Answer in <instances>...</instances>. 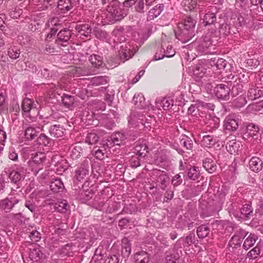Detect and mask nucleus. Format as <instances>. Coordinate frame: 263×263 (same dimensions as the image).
Returning a JSON list of instances; mask_svg holds the SVG:
<instances>
[{"label":"nucleus","mask_w":263,"mask_h":263,"mask_svg":"<svg viewBox=\"0 0 263 263\" xmlns=\"http://www.w3.org/2000/svg\"><path fill=\"white\" fill-rule=\"evenodd\" d=\"M63 21L58 17H53L50 18L47 23L49 27H55L59 29L62 27Z\"/></svg>","instance_id":"nucleus-48"},{"label":"nucleus","mask_w":263,"mask_h":263,"mask_svg":"<svg viewBox=\"0 0 263 263\" xmlns=\"http://www.w3.org/2000/svg\"><path fill=\"white\" fill-rule=\"evenodd\" d=\"M188 177L190 179L195 180L200 176V173L198 167L194 166L190 168L188 171Z\"/></svg>","instance_id":"nucleus-50"},{"label":"nucleus","mask_w":263,"mask_h":263,"mask_svg":"<svg viewBox=\"0 0 263 263\" xmlns=\"http://www.w3.org/2000/svg\"><path fill=\"white\" fill-rule=\"evenodd\" d=\"M139 118H145V116L140 112L133 110L128 118V123L132 126H140Z\"/></svg>","instance_id":"nucleus-16"},{"label":"nucleus","mask_w":263,"mask_h":263,"mask_svg":"<svg viewBox=\"0 0 263 263\" xmlns=\"http://www.w3.org/2000/svg\"><path fill=\"white\" fill-rule=\"evenodd\" d=\"M247 132L250 137L263 144V133H261V130L258 125L253 123L249 124L247 127Z\"/></svg>","instance_id":"nucleus-9"},{"label":"nucleus","mask_w":263,"mask_h":263,"mask_svg":"<svg viewBox=\"0 0 263 263\" xmlns=\"http://www.w3.org/2000/svg\"><path fill=\"white\" fill-rule=\"evenodd\" d=\"M26 169L22 165L15 164L9 173V178L11 182L18 185L25 178Z\"/></svg>","instance_id":"nucleus-4"},{"label":"nucleus","mask_w":263,"mask_h":263,"mask_svg":"<svg viewBox=\"0 0 263 263\" xmlns=\"http://www.w3.org/2000/svg\"><path fill=\"white\" fill-rule=\"evenodd\" d=\"M92 153L97 159L99 160L103 159L104 153L102 149H100V148L97 149V148L95 147L92 150Z\"/></svg>","instance_id":"nucleus-64"},{"label":"nucleus","mask_w":263,"mask_h":263,"mask_svg":"<svg viewBox=\"0 0 263 263\" xmlns=\"http://www.w3.org/2000/svg\"><path fill=\"white\" fill-rule=\"evenodd\" d=\"M19 201L20 200L16 197L10 195L9 197L0 200V209L6 213H9Z\"/></svg>","instance_id":"nucleus-8"},{"label":"nucleus","mask_w":263,"mask_h":263,"mask_svg":"<svg viewBox=\"0 0 263 263\" xmlns=\"http://www.w3.org/2000/svg\"><path fill=\"white\" fill-rule=\"evenodd\" d=\"M89 60L91 64L96 67H99L102 65V58L97 54H92L89 57Z\"/></svg>","instance_id":"nucleus-46"},{"label":"nucleus","mask_w":263,"mask_h":263,"mask_svg":"<svg viewBox=\"0 0 263 263\" xmlns=\"http://www.w3.org/2000/svg\"><path fill=\"white\" fill-rule=\"evenodd\" d=\"M201 144L202 146L205 147H211L216 142V138L212 135H204L202 137Z\"/></svg>","instance_id":"nucleus-32"},{"label":"nucleus","mask_w":263,"mask_h":263,"mask_svg":"<svg viewBox=\"0 0 263 263\" xmlns=\"http://www.w3.org/2000/svg\"><path fill=\"white\" fill-rule=\"evenodd\" d=\"M196 108L198 110H203L204 111L212 110L213 111L215 108V105L212 103H208L201 100L196 101Z\"/></svg>","instance_id":"nucleus-28"},{"label":"nucleus","mask_w":263,"mask_h":263,"mask_svg":"<svg viewBox=\"0 0 263 263\" xmlns=\"http://www.w3.org/2000/svg\"><path fill=\"white\" fill-rule=\"evenodd\" d=\"M141 126H143L147 130H149L151 128L152 118H139Z\"/></svg>","instance_id":"nucleus-58"},{"label":"nucleus","mask_w":263,"mask_h":263,"mask_svg":"<svg viewBox=\"0 0 263 263\" xmlns=\"http://www.w3.org/2000/svg\"><path fill=\"white\" fill-rule=\"evenodd\" d=\"M196 48L199 53L202 54L215 53V42L212 33H208L196 42Z\"/></svg>","instance_id":"nucleus-2"},{"label":"nucleus","mask_w":263,"mask_h":263,"mask_svg":"<svg viewBox=\"0 0 263 263\" xmlns=\"http://www.w3.org/2000/svg\"><path fill=\"white\" fill-rule=\"evenodd\" d=\"M204 60L202 62L201 64H199L198 66L196 67V69L194 70V73L195 75H197L198 77L202 78L206 72V69L204 68V65H206L210 68L209 65H206L205 63V61Z\"/></svg>","instance_id":"nucleus-45"},{"label":"nucleus","mask_w":263,"mask_h":263,"mask_svg":"<svg viewBox=\"0 0 263 263\" xmlns=\"http://www.w3.org/2000/svg\"><path fill=\"white\" fill-rule=\"evenodd\" d=\"M148 152V147L145 143L138 142L134 147V153L140 157H144Z\"/></svg>","instance_id":"nucleus-21"},{"label":"nucleus","mask_w":263,"mask_h":263,"mask_svg":"<svg viewBox=\"0 0 263 263\" xmlns=\"http://www.w3.org/2000/svg\"><path fill=\"white\" fill-rule=\"evenodd\" d=\"M219 32L224 35H228L232 32L235 33V31L232 30L230 25L227 23L221 25L219 28Z\"/></svg>","instance_id":"nucleus-53"},{"label":"nucleus","mask_w":263,"mask_h":263,"mask_svg":"<svg viewBox=\"0 0 263 263\" xmlns=\"http://www.w3.org/2000/svg\"><path fill=\"white\" fill-rule=\"evenodd\" d=\"M65 132V128L60 125H53L49 128V132L50 135L55 138L62 137Z\"/></svg>","instance_id":"nucleus-23"},{"label":"nucleus","mask_w":263,"mask_h":263,"mask_svg":"<svg viewBox=\"0 0 263 263\" xmlns=\"http://www.w3.org/2000/svg\"><path fill=\"white\" fill-rule=\"evenodd\" d=\"M145 99L141 93L135 95L133 99L134 103L137 106V107L142 108L143 107V103Z\"/></svg>","instance_id":"nucleus-51"},{"label":"nucleus","mask_w":263,"mask_h":263,"mask_svg":"<svg viewBox=\"0 0 263 263\" xmlns=\"http://www.w3.org/2000/svg\"><path fill=\"white\" fill-rule=\"evenodd\" d=\"M50 187L53 192L58 193L64 189V184L60 179H55L50 183Z\"/></svg>","instance_id":"nucleus-40"},{"label":"nucleus","mask_w":263,"mask_h":263,"mask_svg":"<svg viewBox=\"0 0 263 263\" xmlns=\"http://www.w3.org/2000/svg\"><path fill=\"white\" fill-rule=\"evenodd\" d=\"M99 140V136L95 133H89L87 135L86 142L89 145L96 144Z\"/></svg>","instance_id":"nucleus-54"},{"label":"nucleus","mask_w":263,"mask_h":263,"mask_svg":"<svg viewBox=\"0 0 263 263\" xmlns=\"http://www.w3.org/2000/svg\"><path fill=\"white\" fill-rule=\"evenodd\" d=\"M260 253V249L258 246H256L252 249L248 253V256L251 258H256Z\"/></svg>","instance_id":"nucleus-62"},{"label":"nucleus","mask_w":263,"mask_h":263,"mask_svg":"<svg viewBox=\"0 0 263 263\" xmlns=\"http://www.w3.org/2000/svg\"><path fill=\"white\" fill-rule=\"evenodd\" d=\"M235 106L237 107H242L247 103L246 99L242 96H240L237 99L234 100Z\"/></svg>","instance_id":"nucleus-63"},{"label":"nucleus","mask_w":263,"mask_h":263,"mask_svg":"<svg viewBox=\"0 0 263 263\" xmlns=\"http://www.w3.org/2000/svg\"><path fill=\"white\" fill-rule=\"evenodd\" d=\"M178 144L186 149L191 150L193 147V142L191 138L185 135H182L179 138Z\"/></svg>","instance_id":"nucleus-26"},{"label":"nucleus","mask_w":263,"mask_h":263,"mask_svg":"<svg viewBox=\"0 0 263 263\" xmlns=\"http://www.w3.org/2000/svg\"><path fill=\"white\" fill-rule=\"evenodd\" d=\"M37 142L40 145L46 146L51 145L52 141L45 134H41L37 139Z\"/></svg>","instance_id":"nucleus-43"},{"label":"nucleus","mask_w":263,"mask_h":263,"mask_svg":"<svg viewBox=\"0 0 263 263\" xmlns=\"http://www.w3.org/2000/svg\"><path fill=\"white\" fill-rule=\"evenodd\" d=\"M239 126V119L236 115L231 114L228 116L223 122L224 129L229 132H235Z\"/></svg>","instance_id":"nucleus-7"},{"label":"nucleus","mask_w":263,"mask_h":263,"mask_svg":"<svg viewBox=\"0 0 263 263\" xmlns=\"http://www.w3.org/2000/svg\"><path fill=\"white\" fill-rule=\"evenodd\" d=\"M203 166L209 173H213L216 170L217 166L211 158H206L203 161Z\"/></svg>","instance_id":"nucleus-33"},{"label":"nucleus","mask_w":263,"mask_h":263,"mask_svg":"<svg viewBox=\"0 0 263 263\" xmlns=\"http://www.w3.org/2000/svg\"><path fill=\"white\" fill-rule=\"evenodd\" d=\"M68 205L66 200H62L58 204H55V209L60 213H65L68 210Z\"/></svg>","instance_id":"nucleus-55"},{"label":"nucleus","mask_w":263,"mask_h":263,"mask_svg":"<svg viewBox=\"0 0 263 263\" xmlns=\"http://www.w3.org/2000/svg\"><path fill=\"white\" fill-rule=\"evenodd\" d=\"M88 167L85 165H82L76 170L75 177L79 181H81L88 175Z\"/></svg>","instance_id":"nucleus-27"},{"label":"nucleus","mask_w":263,"mask_h":263,"mask_svg":"<svg viewBox=\"0 0 263 263\" xmlns=\"http://www.w3.org/2000/svg\"><path fill=\"white\" fill-rule=\"evenodd\" d=\"M135 260L136 263H148L149 256L148 254L144 251L137 252L135 255Z\"/></svg>","instance_id":"nucleus-35"},{"label":"nucleus","mask_w":263,"mask_h":263,"mask_svg":"<svg viewBox=\"0 0 263 263\" xmlns=\"http://www.w3.org/2000/svg\"><path fill=\"white\" fill-rule=\"evenodd\" d=\"M179 245L183 247H188L195 242V235L193 233H190L186 237L179 238L177 241Z\"/></svg>","instance_id":"nucleus-20"},{"label":"nucleus","mask_w":263,"mask_h":263,"mask_svg":"<svg viewBox=\"0 0 263 263\" xmlns=\"http://www.w3.org/2000/svg\"><path fill=\"white\" fill-rule=\"evenodd\" d=\"M130 53V49L127 48L126 44H125V46L123 45H121L120 46V50L119 51V54L120 55L121 58L122 57L125 58V60H127L131 58V56L129 55Z\"/></svg>","instance_id":"nucleus-52"},{"label":"nucleus","mask_w":263,"mask_h":263,"mask_svg":"<svg viewBox=\"0 0 263 263\" xmlns=\"http://www.w3.org/2000/svg\"><path fill=\"white\" fill-rule=\"evenodd\" d=\"M75 29L81 35L88 36L91 33V28L87 24L78 25L75 27Z\"/></svg>","instance_id":"nucleus-30"},{"label":"nucleus","mask_w":263,"mask_h":263,"mask_svg":"<svg viewBox=\"0 0 263 263\" xmlns=\"http://www.w3.org/2000/svg\"><path fill=\"white\" fill-rule=\"evenodd\" d=\"M263 96V89H258V87H251L247 93V98L249 100L253 101Z\"/></svg>","instance_id":"nucleus-22"},{"label":"nucleus","mask_w":263,"mask_h":263,"mask_svg":"<svg viewBox=\"0 0 263 263\" xmlns=\"http://www.w3.org/2000/svg\"><path fill=\"white\" fill-rule=\"evenodd\" d=\"M108 78L106 76L95 77L91 79V82L93 85L99 86L104 85L108 82Z\"/></svg>","instance_id":"nucleus-47"},{"label":"nucleus","mask_w":263,"mask_h":263,"mask_svg":"<svg viewBox=\"0 0 263 263\" xmlns=\"http://www.w3.org/2000/svg\"><path fill=\"white\" fill-rule=\"evenodd\" d=\"M126 138L125 135L121 133H116L109 137L106 141L105 144L108 147H110L115 145H120Z\"/></svg>","instance_id":"nucleus-12"},{"label":"nucleus","mask_w":263,"mask_h":263,"mask_svg":"<svg viewBox=\"0 0 263 263\" xmlns=\"http://www.w3.org/2000/svg\"><path fill=\"white\" fill-rule=\"evenodd\" d=\"M72 35V30L70 28H65L59 31L57 35V40L56 43L58 44H60V42H67Z\"/></svg>","instance_id":"nucleus-17"},{"label":"nucleus","mask_w":263,"mask_h":263,"mask_svg":"<svg viewBox=\"0 0 263 263\" xmlns=\"http://www.w3.org/2000/svg\"><path fill=\"white\" fill-rule=\"evenodd\" d=\"M196 21L190 16H186L183 22L179 23L175 30L176 37L182 43L189 42L195 35Z\"/></svg>","instance_id":"nucleus-1"},{"label":"nucleus","mask_w":263,"mask_h":263,"mask_svg":"<svg viewBox=\"0 0 263 263\" xmlns=\"http://www.w3.org/2000/svg\"><path fill=\"white\" fill-rule=\"evenodd\" d=\"M232 20L233 23L235 26V28L238 29L239 27H242L243 26L247 20L245 19L240 14L236 16L235 17H233L231 18Z\"/></svg>","instance_id":"nucleus-49"},{"label":"nucleus","mask_w":263,"mask_h":263,"mask_svg":"<svg viewBox=\"0 0 263 263\" xmlns=\"http://www.w3.org/2000/svg\"><path fill=\"white\" fill-rule=\"evenodd\" d=\"M157 186L164 190L169 182L168 176L163 172L160 171L157 172Z\"/></svg>","instance_id":"nucleus-18"},{"label":"nucleus","mask_w":263,"mask_h":263,"mask_svg":"<svg viewBox=\"0 0 263 263\" xmlns=\"http://www.w3.org/2000/svg\"><path fill=\"white\" fill-rule=\"evenodd\" d=\"M33 2L40 10L47 9L49 6L52 4V0H33Z\"/></svg>","instance_id":"nucleus-44"},{"label":"nucleus","mask_w":263,"mask_h":263,"mask_svg":"<svg viewBox=\"0 0 263 263\" xmlns=\"http://www.w3.org/2000/svg\"><path fill=\"white\" fill-rule=\"evenodd\" d=\"M20 48L16 46H12L8 49V55L12 60L17 59L20 57Z\"/></svg>","instance_id":"nucleus-37"},{"label":"nucleus","mask_w":263,"mask_h":263,"mask_svg":"<svg viewBox=\"0 0 263 263\" xmlns=\"http://www.w3.org/2000/svg\"><path fill=\"white\" fill-rule=\"evenodd\" d=\"M62 98V103L66 108H70L72 106L74 102L73 96L64 94Z\"/></svg>","instance_id":"nucleus-42"},{"label":"nucleus","mask_w":263,"mask_h":263,"mask_svg":"<svg viewBox=\"0 0 263 263\" xmlns=\"http://www.w3.org/2000/svg\"><path fill=\"white\" fill-rule=\"evenodd\" d=\"M156 107L159 110H169L174 105V100L170 98H158L156 99Z\"/></svg>","instance_id":"nucleus-13"},{"label":"nucleus","mask_w":263,"mask_h":263,"mask_svg":"<svg viewBox=\"0 0 263 263\" xmlns=\"http://www.w3.org/2000/svg\"><path fill=\"white\" fill-rule=\"evenodd\" d=\"M131 253V245L127 238L122 240L121 254L123 257L127 258Z\"/></svg>","instance_id":"nucleus-29"},{"label":"nucleus","mask_w":263,"mask_h":263,"mask_svg":"<svg viewBox=\"0 0 263 263\" xmlns=\"http://www.w3.org/2000/svg\"><path fill=\"white\" fill-rule=\"evenodd\" d=\"M112 33L114 35L118 37L117 40L118 42L121 43L122 42H124L125 41V37L124 36H122V34L123 33V28L120 27L119 29H116L114 30Z\"/></svg>","instance_id":"nucleus-56"},{"label":"nucleus","mask_w":263,"mask_h":263,"mask_svg":"<svg viewBox=\"0 0 263 263\" xmlns=\"http://www.w3.org/2000/svg\"><path fill=\"white\" fill-rule=\"evenodd\" d=\"M94 195L93 189L91 187L87 190H84L81 194V199L83 202L86 203L93 197Z\"/></svg>","instance_id":"nucleus-38"},{"label":"nucleus","mask_w":263,"mask_h":263,"mask_svg":"<svg viewBox=\"0 0 263 263\" xmlns=\"http://www.w3.org/2000/svg\"><path fill=\"white\" fill-rule=\"evenodd\" d=\"M210 230L206 224H201L199 226L196 231L198 237L200 239H203L207 237L210 234Z\"/></svg>","instance_id":"nucleus-34"},{"label":"nucleus","mask_w":263,"mask_h":263,"mask_svg":"<svg viewBox=\"0 0 263 263\" xmlns=\"http://www.w3.org/2000/svg\"><path fill=\"white\" fill-rule=\"evenodd\" d=\"M249 168L255 173H258L262 170L263 162L257 157H253L249 162Z\"/></svg>","instance_id":"nucleus-15"},{"label":"nucleus","mask_w":263,"mask_h":263,"mask_svg":"<svg viewBox=\"0 0 263 263\" xmlns=\"http://www.w3.org/2000/svg\"><path fill=\"white\" fill-rule=\"evenodd\" d=\"M74 3L72 0H59L58 8L62 12L70 11L74 6Z\"/></svg>","instance_id":"nucleus-24"},{"label":"nucleus","mask_w":263,"mask_h":263,"mask_svg":"<svg viewBox=\"0 0 263 263\" xmlns=\"http://www.w3.org/2000/svg\"><path fill=\"white\" fill-rule=\"evenodd\" d=\"M197 0H182L181 6L186 11H190L194 10L197 6Z\"/></svg>","instance_id":"nucleus-36"},{"label":"nucleus","mask_w":263,"mask_h":263,"mask_svg":"<svg viewBox=\"0 0 263 263\" xmlns=\"http://www.w3.org/2000/svg\"><path fill=\"white\" fill-rule=\"evenodd\" d=\"M39 129V128H38ZM39 130H37L35 128L32 126L29 125L27 126L25 130V137L28 140H31L37 136Z\"/></svg>","instance_id":"nucleus-31"},{"label":"nucleus","mask_w":263,"mask_h":263,"mask_svg":"<svg viewBox=\"0 0 263 263\" xmlns=\"http://www.w3.org/2000/svg\"><path fill=\"white\" fill-rule=\"evenodd\" d=\"M205 63L213 68V70L224 69L227 65V61L222 58H212L205 61Z\"/></svg>","instance_id":"nucleus-11"},{"label":"nucleus","mask_w":263,"mask_h":263,"mask_svg":"<svg viewBox=\"0 0 263 263\" xmlns=\"http://www.w3.org/2000/svg\"><path fill=\"white\" fill-rule=\"evenodd\" d=\"M22 109L23 111V115L26 118H29L31 121H34L35 117L30 115L31 111H37L35 104L31 99L26 98L22 103Z\"/></svg>","instance_id":"nucleus-6"},{"label":"nucleus","mask_w":263,"mask_h":263,"mask_svg":"<svg viewBox=\"0 0 263 263\" xmlns=\"http://www.w3.org/2000/svg\"><path fill=\"white\" fill-rule=\"evenodd\" d=\"M29 237L31 240L34 242L39 241L41 238L40 233L36 230H32L30 233Z\"/></svg>","instance_id":"nucleus-60"},{"label":"nucleus","mask_w":263,"mask_h":263,"mask_svg":"<svg viewBox=\"0 0 263 263\" xmlns=\"http://www.w3.org/2000/svg\"><path fill=\"white\" fill-rule=\"evenodd\" d=\"M165 46L164 44L162 45L161 49H160V52H161V55H158V53H156L154 59L155 61L159 60L162 59L164 57L167 58H171L173 57L175 54V51L174 49H173L172 46L171 45L167 46L166 49H165Z\"/></svg>","instance_id":"nucleus-14"},{"label":"nucleus","mask_w":263,"mask_h":263,"mask_svg":"<svg viewBox=\"0 0 263 263\" xmlns=\"http://www.w3.org/2000/svg\"><path fill=\"white\" fill-rule=\"evenodd\" d=\"M257 237L252 234H250L249 236L245 240L243 244V247L246 250L252 247L255 243Z\"/></svg>","instance_id":"nucleus-39"},{"label":"nucleus","mask_w":263,"mask_h":263,"mask_svg":"<svg viewBox=\"0 0 263 263\" xmlns=\"http://www.w3.org/2000/svg\"><path fill=\"white\" fill-rule=\"evenodd\" d=\"M164 5L163 4L158 5L151 9L148 13L147 20L150 21L153 20L160 15L163 10Z\"/></svg>","instance_id":"nucleus-25"},{"label":"nucleus","mask_w":263,"mask_h":263,"mask_svg":"<svg viewBox=\"0 0 263 263\" xmlns=\"http://www.w3.org/2000/svg\"><path fill=\"white\" fill-rule=\"evenodd\" d=\"M44 254L42 252L40 247L37 246L30 249L29 257L33 261H39L44 258Z\"/></svg>","instance_id":"nucleus-19"},{"label":"nucleus","mask_w":263,"mask_h":263,"mask_svg":"<svg viewBox=\"0 0 263 263\" xmlns=\"http://www.w3.org/2000/svg\"><path fill=\"white\" fill-rule=\"evenodd\" d=\"M252 212L253 209L249 204L244 205L241 209V214L245 217H248Z\"/></svg>","instance_id":"nucleus-57"},{"label":"nucleus","mask_w":263,"mask_h":263,"mask_svg":"<svg viewBox=\"0 0 263 263\" xmlns=\"http://www.w3.org/2000/svg\"><path fill=\"white\" fill-rule=\"evenodd\" d=\"M45 160L46 156L44 153H37L34 157L30 164L34 175H36L43 168V163L45 162Z\"/></svg>","instance_id":"nucleus-5"},{"label":"nucleus","mask_w":263,"mask_h":263,"mask_svg":"<svg viewBox=\"0 0 263 263\" xmlns=\"http://www.w3.org/2000/svg\"><path fill=\"white\" fill-rule=\"evenodd\" d=\"M107 11L108 17L114 21H120L126 15V12L121 8L120 3L117 0L112 1L109 3Z\"/></svg>","instance_id":"nucleus-3"},{"label":"nucleus","mask_w":263,"mask_h":263,"mask_svg":"<svg viewBox=\"0 0 263 263\" xmlns=\"http://www.w3.org/2000/svg\"><path fill=\"white\" fill-rule=\"evenodd\" d=\"M216 19V17L215 14L208 11L204 15L203 22L204 26L210 25L214 24Z\"/></svg>","instance_id":"nucleus-41"},{"label":"nucleus","mask_w":263,"mask_h":263,"mask_svg":"<svg viewBox=\"0 0 263 263\" xmlns=\"http://www.w3.org/2000/svg\"><path fill=\"white\" fill-rule=\"evenodd\" d=\"M239 144L233 141L228 142L226 146L228 151L230 152L231 153L235 152L237 150Z\"/></svg>","instance_id":"nucleus-59"},{"label":"nucleus","mask_w":263,"mask_h":263,"mask_svg":"<svg viewBox=\"0 0 263 263\" xmlns=\"http://www.w3.org/2000/svg\"><path fill=\"white\" fill-rule=\"evenodd\" d=\"M230 91V88L223 84L217 85L214 89L216 97L219 99L224 100L229 99Z\"/></svg>","instance_id":"nucleus-10"},{"label":"nucleus","mask_w":263,"mask_h":263,"mask_svg":"<svg viewBox=\"0 0 263 263\" xmlns=\"http://www.w3.org/2000/svg\"><path fill=\"white\" fill-rule=\"evenodd\" d=\"M82 152V150L81 147L80 146H76L72 148L70 156L72 159H77L81 156Z\"/></svg>","instance_id":"nucleus-61"}]
</instances>
